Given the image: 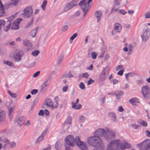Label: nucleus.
<instances>
[{
	"label": "nucleus",
	"instance_id": "obj_62",
	"mask_svg": "<svg viewBox=\"0 0 150 150\" xmlns=\"http://www.w3.org/2000/svg\"><path fill=\"white\" fill-rule=\"evenodd\" d=\"M11 1H12V4L15 6L16 5L18 1V0H11Z\"/></svg>",
	"mask_w": 150,
	"mask_h": 150
},
{
	"label": "nucleus",
	"instance_id": "obj_60",
	"mask_svg": "<svg viewBox=\"0 0 150 150\" xmlns=\"http://www.w3.org/2000/svg\"><path fill=\"white\" fill-rule=\"evenodd\" d=\"M52 74L51 73L48 76L47 78L46 79L45 81L48 82V81L52 79Z\"/></svg>",
	"mask_w": 150,
	"mask_h": 150
},
{
	"label": "nucleus",
	"instance_id": "obj_5",
	"mask_svg": "<svg viewBox=\"0 0 150 150\" xmlns=\"http://www.w3.org/2000/svg\"><path fill=\"white\" fill-rule=\"evenodd\" d=\"M23 54V52L21 50H16L13 54V58L15 61L19 62L21 60Z\"/></svg>",
	"mask_w": 150,
	"mask_h": 150
},
{
	"label": "nucleus",
	"instance_id": "obj_20",
	"mask_svg": "<svg viewBox=\"0 0 150 150\" xmlns=\"http://www.w3.org/2000/svg\"><path fill=\"white\" fill-rule=\"evenodd\" d=\"M11 28L12 29H17L18 28V24L15 21L12 23L11 25Z\"/></svg>",
	"mask_w": 150,
	"mask_h": 150
},
{
	"label": "nucleus",
	"instance_id": "obj_33",
	"mask_svg": "<svg viewBox=\"0 0 150 150\" xmlns=\"http://www.w3.org/2000/svg\"><path fill=\"white\" fill-rule=\"evenodd\" d=\"M3 27L4 30L6 31H7L11 28V24L10 23H9L6 26H5L4 25Z\"/></svg>",
	"mask_w": 150,
	"mask_h": 150
},
{
	"label": "nucleus",
	"instance_id": "obj_61",
	"mask_svg": "<svg viewBox=\"0 0 150 150\" xmlns=\"http://www.w3.org/2000/svg\"><path fill=\"white\" fill-rule=\"evenodd\" d=\"M44 113L47 115H49V112L47 109H45L44 111Z\"/></svg>",
	"mask_w": 150,
	"mask_h": 150
},
{
	"label": "nucleus",
	"instance_id": "obj_2",
	"mask_svg": "<svg viewBox=\"0 0 150 150\" xmlns=\"http://www.w3.org/2000/svg\"><path fill=\"white\" fill-rule=\"evenodd\" d=\"M87 3L86 0H81L79 4V5L83 11V17L86 15L91 7L89 4H87Z\"/></svg>",
	"mask_w": 150,
	"mask_h": 150
},
{
	"label": "nucleus",
	"instance_id": "obj_50",
	"mask_svg": "<svg viewBox=\"0 0 150 150\" xmlns=\"http://www.w3.org/2000/svg\"><path fill=\"white\" fill-rule=\"evenodd\" d=\"M38 92V90L37 89H33L31 91V94L32 95H35Z\"/></svg>",
	"mask_w": 150,
	"mask_h": 150
},
{
	"label": "nucleus",
	"instance_id": "obj_45",
	"mask_svg": "<svg viewBox=\"0 0 150 150\" xmlns=\"http://www.w3.org/2000/svg\"><path fill=\"white\" fill-rule=\"evenodd\" d=\"M79 1V0H73L71 2V3L72 4L73 6H74L77 5Z\"/></svg>",
	"mask_w": 150,
	"mask_h": 150
},
{
	"label": "nucleus",
	"instance_id": "obj_4",
	"mask_svg": "<svg viewBox=\"0 0 150 150\" xmlns=\"http://www.w3.org/2000/svg\"><path fill=\"white\" fill-rule=\"evenodd\" d=\"M142 92L145 98L146 99L150 98V89L148 86H143L142 88Z\"/></svg>",
	"mask_w": 150,
	"mask_h": 150
},
{
	"label": "nucleus",
	"instance_id": "obj_41",
	"mask_svg": "<svg viewBox=\"0 0 150 150\" xmlns=\"http://www.w3.org/2000/svg\"><path fill=\"white\" fill-rule=\"evenodd\" d=\"M123 144L125 148H130L131 147L130 144L127 142H125Z\"/></svg>",
	"mask_w": 150,
	"mask_h": 150
},
{
	"label": "nucleus",
	"instance_id": "obj_32",
	"mask_svg": "<svg viewBox=\"0 0 150 150\" xmlns=\"http://www.w3.org/2000/svg\"><path fill=\"white\" fill-rule=\"evenodd\" d=\"M115 6H113L112 8L111 9L110 12L109 13V15L113 13H114L117 12V11H119V9L118 8H115Z\"/></svg>",
	"mask_w": 150,
	"mask_h": 150
},
{
	"label": "nucleus",
	"instance_id": "obj_48",
	"mask_svg": "<svg viewBox=\"0 0 150 150\" xmlns=\"http://www.w3.org/2000/svg\"><path fill=\"white\" fill-rule=\"evenodd\" d=\"M84 117L83 116H81L80 117L79 119V122H84Z\"/></svg>",
	"mask_w": 150,
	"mask_h": 150
},
{
	"label": "nucleus",
	"instance_id": "obj_11",
	"mask_svg": "<svg viewBox=\"0 0 150 150\" xmlns=\"http://www.w3.org/2000/svg\"><path fill=\"white\" fill-rule=\"evenodd\" d=\"M142 38H149L150 37V32L148 29H145L143 30L142 34L141 35Z\"/></svg>",
	"mask_w": 150,
	"mask_h": 150
},
{
	"label": "nucleus",
	"instance_id": "obj_9",
	"mask_svg": "<svg viewBox=\"0 0 150 150\" xmlns=\"http://www.w3.org/2000/svg\"><path fill=\"white\" fill-rule=\"evenodd\" d=\"M122 30L120 24L118 23H115L114 25V29L112 31V34L114 35L117 32H120Z\"/></svg>",
	"mask_w": 150,
	"mask_h": 150
},
{
	"label": "nucleus",
	"instance_id": "obj_64",
	"mask_svg": "<svg viewBox=\"0 0 150 150\" xmlns=\"http://www.w3.org/2000/svg\"><path fill=\"white\" fill-rule=\"evenodd\" d=\"M68 86L67 85L64 86L62 89L63 91L64 92L66 91L68 89Z\"/></svg>",
	"mask_w": 150,
	"mask_h": 150
},
{
	"label": "nucleus",
	"instance_id": "obj_17",
	"mask_svg": "<svg viewBox=\"0 0 150 150\" xmlns=\"http://www.w3.org/2000/svg\"><path fill=\"white\" fill-rule=\"evenodd\" d=\"M48 85L49 83L45 81L42 86L41 90V92H43L45 91L47 89V87H48Z\"/></svg>",
	"mask_w": 150,
	"mask_h": 150
},
{
	"label": "nucleus",
	"instance_id": "obj_55",
	"mask_svg": "<svg viewBox=\"0 0 150 150\" xmlns=\"http://www.w3.org/2000/svg\"><path fill=\"white\" fill-rule=\"evenodd\" d=\"M89 76V74L88 73H85L82 75V77L86 79L88 78Z\"/></svg>",
	"mask_w": 150,
	"mask_h": 150
},
{
	"label": "nucleus",
	"instance_id": "obj_38",
	"mask_svg": "<svg viewBox=\"0 0 150 150\" xmlns=\"http://www.w3.org/2000/svg\"><path fill=\"white\" fill-rule=\"evenodd\" d=\"M40 53V51L38 50H35L32 52L31 54L34 56L36 57Z\"/></svg>",
	"mask_w": 150,
	"mask_h": 150
},
{
	"label": "nucleus",
	"instance_id": "obj_54",
	"mask_svg": "<svg viewBox=\"0 0 150 150\" xmlns=\"http://www.w3.org/2000/svg\"><path fill=\"white\" fill-rule=\"evenodd\" d=\"M129 50L130 51V53H129V52H128V53L129 54H131V53H132V51L133 47H132V45H131L130 44L129 45Z\"/></svg>",
	"mask_w": 150,
	"mask_h": 150
},
{
	"label": "nucleus",
	"instance_id": "obj_1",
	"mask_svg": "<svg viewBox=\"0 0 150 150\" xmlns=\"http://www.w3.org/2000/svg\"><path fill=\"white\" fill-rule=\"evenodd\" d=\"M88 143L92 146L98 147L102 144V141L99 137L94 135V137H89L87 139Z\"/></svg>",
	"mask_w": 150,
	"mask_h": 150
},
{
	"label": "nucleus",
	"instance_id": "obj_19",
	"mask_svg": "<svg viewBox=\"0 0 150 150\" xmlns=\"http://www.w3.org/2000/svg\"><path fill=\"white\" fill-rule=\"evenodd\" d=\"M55 147L57 150H62V144L61 142H57L55 144Z\"/></svg>",
	"mask_w": 150,
	"mask_h": 150
},
{
	"label": "nucleus",
	"instance_id": "obj_10",
	"mask_svg": "<svg viewBox=\"0 0 150 150\" xmlns=\"http://www.w3.org/2000/svg\"><path fill=\"white\" fill-rule=\"evenodd\" d=\"M6 114L4 111H0V123L1 122L4 123L6 122V120L5 119Z\"/></svg>",
	"mask_w": 150,
	"mask_h": 150
},
{
	"label": "nucleus",
	"instance_id": "obj_26",
	"mask_svg": "<svg viewBox=\"0 0 150 150\" xmlns=\"http://www.w3.org/2000/svg\"><path fill=\"white\" fill-rule=\"evenodd\" d=\"M74 6H73L71 2L70 3L67 4L66 5L65 8H64V10L65 11H67L72 8Z\"/></svg>",
	"mask_w": 150,
	"mask_h": 150
},
{
	"label": "nucleus",
	"instance_id": "obj_52",
	"mask_svg": "<svg viewBox=\"0 0 150 150\" xmlns=\"http://www.w3.org/2000/svg\"><path fill=\"white\" fill-rule=\"evenodd\" d=\"M3 142L6 143L7 144H8L9 143V140L7 138H4L2 140Z\"/></svg>",
	"mask_w": 150,
	"mask_h": 150
},
{
	"label": "nucleus",
	"instance_id": "obj_25",
	"mask_svg": "<svg viewBox=\"0 0 150 150\" xmlns=\"http://www.w3.org/2000/svg\"><path fill=\"white\" fill-rule=\"evenodd\" d=\"M108 116L111 118L113 121H115L116 119V117L115 114L113 112H110L109 113Z\"/></svg>",
	"mask_w": 150,
	"mask_h": 150
},
{
	"label": "nucleus",
	"instance_id": "obj_12",
	"mask_svg": "<svg viewBox=\"0 0 150 150\" xmlns=\"http://www.w3.org/2000/svg\"><path fill=\"white\" fill-rule=\"evenodd\" d=\"M17 122L19 126H21L25 123V119L23 116L19 117L17 120Z\"/></svg>",
	"mask_w": 150,
	"mask_h": 150
},
{
	"label": "nucleus",
	"instance_id": "obj_46",
	"mask_svg": "<svg viewBox=\"0 0 150 150\" xmlns=\"http://www.w3.org/2000/svg\"><path fill=\"white\" fill-rule=\"evenodd\" d=\"M145 18H150V13L147 12L145 13L144 14Z\"/></svg>",
	"mask_w": 150,
	"mask_h": 150
},
{
	"label": "nucleus",
	"instance_id": "obj_57",
	"mask_svg": "<svg viewBox=\"0 0 150 150\" xmlns=\"http://www.w3.org/2000/svg\"><path fill=\"white\" fill-rule=\"evenodd\" d=\"M4 63L10 66H11L13 65L12 63L11 62H9L8 61H4Z\"/></svg>",
	"mask_w": 150,
	"mask_h": 150
},
{
	"label": "nucleus",
	"instance_id": "obj_23",
	"mask_svg": "<svg viewBox=\"0 0 150 150\" xmlns=\"http://www.w3.org/2000/svg\"><path fill=\"white\" fill-rule=\"evenodd\" d=\"M72 108H74L76 109H79L81 108V105L80 104L76 105L75 103L72 102Z\"/></svg>",
	"mask_w": 150,
	"mask_h": 150
},
{
	"label": "nucleus",
	"instance_id": "obj_8",
	"mask_svg": "<svg viewBox=\"0 0 150 150\" xmlns=\"http://www.w3.org/2000/svg\"><path fill=\"white\" fill-rule=\"evenodd\" d=\"M94 135L97 137H107V134L106 131L104 129L99 128L97 129L94 133Z\"/></svg>",
	"mask_w": 150,
	"mask_h": 150
},
{
	"label": "nucleus",
	"instance_id": "obj_21",
	"mask_svg": "<svg viewBox=\"0 0 150 150\" xmlns=\"http://www.w3.org/2000/svg\"><path fill=\"white\" fill-rule=\"evenodd\" d=\"M38 30V29L37 28H36L32 30L30 33V36L33 38L35 37V36L36 32Z\"/></svg>",
	"mask_w": 150,
	"mask_h": 150
},
{
	"label": "nucleus",
	"instance_id": "obj_44",
	"mask_svg": "<svg viewBox=\"0 0 150 150\" xmlns=\"http://www.w3.org/2000/svg\"><path fill=\"white\" fill-rule=\"evenodd\" d=\"M132 126L135 129H139L140 126L139 125H137L135 124H134L132 125Z\"/></svg>",
	"mask_w": 150,
	"mask_h": 150
},
{
	"label": "nucleus",
	"instance_id": "obj_43",
	"mask_svg": "<svg viewBox=\"0 0 150 150\" xmlns=\"http://www.w3.org/2000/svg\"><path fill=\"white\" fill-rule=\"evenodd\" d=\"M118 12L121 14L125 15L127 13V12L124 9H119Z\"/></svg>",
	"mask_w": 150,
	"mask_h": 150
},
{
	"label": "nucleus",
	"instance_id": "obj_53",
	"mask_svg": "<svg viewBox=\"0 0 150 150\" xmlns=\"http://www.w3.org/2000/svg\"><path fill=\"white\" fill-rule=\"evenodd\" d=\"M90 80L88 81L87 85H90L91 83H93L94 82V81L93 80L91 79V78H89Z\"/></svg>",
	"mask_w": 150,
	"mask_h": 150
},
{
	"label": "nucleus",
	"instance_id": "obj_15",
	"mask_svg": "<svg viewBox=\"0 0 150 150\" xmlns=\"http://www.w3.org/2000/svg\"><path fill=\"white\" fill-rule=\"evenodd\" d=\"M106 132H107V137H105L106 139V140H108V138H109V137L108 136V135H109L111 137H115L114 136L115 135V134L114 132L112 131L111 130H110L108 129H106Z\"/></svg>",
	"mask_w": 150,
	"mask_h": 150
},
{
	"label": "nucleus",
	"instance_id": "obj_27",
	"mask_svg": "<svg viewBox=\"0 0 150 150\" xmlns=\"http://www.w3.org/2000/svg\"><path fill=\"white\" fill-rule=\"evenodd\" d=\"M123 92H122L119 91L115 93V95L116 96L117 99H119L123 95Z\"/></svg>",
	"mask_w": 150,
	"mask_h": 150
},
{
	"label": "nucleus",
	"instance_id": "obj_35",
	"mask_svg": "<svg viewBox=\"0 0 150 150\" xmlns=\"http://www.w3.org/2000/svg\"><path fill=\"white\" fill-rule=\"evenodd\" d=\"M5 23V22L4 20H0V30L4 26Z\"/></svg>",
	"mask_w": 150,
	"mask_h": 150
},
{
	"label": "nucleus",
	"instance_id": "obj_56",
	"mask_svg": "<svg viewBox=\"0 0 150 150\" xmlns=\"http://www.w3.org/2000/svg\"><path fill=\"white\" fill-rule=\"evenodd\" d=\"M68 28V27L67 25H64V26H63V27H62V30L64 32Z\"/></svg>",
	"mask_w": 150,
	"mask_h": 150
},
{
	"label": "nucleus",
	"instance_id": "obj_14",
	"mask_svg": "<svg viewBox=\"0 0 150 150\" xmlns=\"http://www.w3.org/2000/svg\"><path fill=\"white\" fill-rule=\"evenodd\" d=\"M71 119L70 117H68L67 121L65 122L64 127L67 129L70 126Z\"/></svg>",
	"mask_w": 150,
	"mask_h": 150
},
{
	"label": "nucleus",
	"instance_id": "obj_51",
	"mask_svg": "<svg viewBox=\"0 0 150 150\" xmlns=\"http://www.w3.org/2000/svg\"><path fill=\"white\" fill-rule=\"evenodd\" d=\"M97 54L95 52H92L91 54L92 57L94 59H95L96 58Z\"/></svg>",
	"mask_w": 150,
	"mask_h": 150
},
{
	"label": "nucleus",
	"instance_id": "obj_39",
	"mask_svg": "<svg viewBox=\"0 0 150 150\" xmlns=\"http://www.w3.org/2000/svg\"><path fill=\"white\" fill-rule=\"evenodd\" d=\"M43 137L42 136H40L36 140L35 143H38L41 141H42L43 140Z\"/></svg>",
	"mask_w": 150,
	"mask_h": 150
},
{
	"label": "nucleus",
	"instance_id": "obj_40",
	"mask_svg": "<svg viewBox=\"0 0 150 150\" xmlns=\"http://www.w3.org/2000/svg\"><path fill=\"white\" fill-rule=\"evenodd\" d=\"M9 144V146L11 148H13L16 146V144L15 142H9V143L8 144Z\"/></svg>",
	"mask_w": 150,
	"mask_h": 150
},
{
	"label": "nucleus",
	"instance_id": "obj_31",
	"mask_svg": "<svg viewBox=\"0 0 150 150\" xmlns=\"http://www.w3.org/2000/svg\"><path fill=\"white\" fill-rule=\"evenodd\" d=\"M145 144V150H150V141L149 140L147 141V143Z\"/></svg>",
	"mask_w": 150,
	"mask_h": 150
},
{
	"label": "nucleus",
	"instance_id": "obj_24",
	"mask_svg": "<svg viewBox=\"0 0 150 150\" xmlns=\"http://www.w3.org/2000/svg\"><path fill=\"white\" fill-rule=\"evenodd\" d=\"M137 122L138 124L144 127H146L147 125V122H144L142 120L140 119L138 120H137Z\"/></svg>",
	"mask_w": 150,
	"mask_h": 150
},
{
	"label": "nucleus",
	"instance_id": "obj_49",
	"mask_svg": "<svg viewBox=\"0 0 150 150\" xmlns=\"http://www.w3.org/2000/svg\"><path fill=\"white\" fill-rule=\"evenodd\" d=\"M107 78V77L105 75H102L101 74H100V78L101 79V80L102 81L105 80Z\"/></svg>",
	"mask_w": 150,
	"mask_h": 150
},
{
	"label": "nucleus",
	"instance_id": "obj_3",
	"mask_svg": "<svg viewBox=\"0 0 150 150\" xmlns=\"http://www.w3.org/2000/svg\"><path fill=\"white\" fill-rule=\"evenodd\" d=\"M33 13V10L31 6L25 8L23 11V13L21 15L25 18H28L31 17Z\"/></svg>",
	"mask_w": 150,
	"mask_h": 150
},
{
	"label": "nucleus",
	"instance_id": "obj_6",
	"mask_svg": "<svg viewBox=\"0 0 150 150\" xmlns=\"http://www.w3.org/2000/svg\"><path fill=\"white\" fill-rule=\"evenodd\" d=\"M76 144L82 150H87L85 143L80 141L79 137H76Z\"/></svg>",
	"mask_w": 150,
	"mask_h": 150
},
{
	"label": "nucleus",
	"instance_id": "obj_28",
	"mask_svg": "<svg viewBox=\"0 0 150 150\" xmlns=\"http://www.w3.org/2000/svg\"><path fill=\"white\" fill-rule=\"evenodd\" d=\"M47 1L46 0H44L43 1L42 4L41 6V7L43 11H45V7L47 5Z\"/></svg>",
	"mask_w": 150,
	"mask_h": 150
},
{
	"label": "nucleus",
	"instance_id": "obj_7",
	"mask_svg": "<svg viewBox=\"0 0 150 150\" xmlns=\"http://www.w3.org/2000/svg\"><path fill=\"white\" fill-rule=\"evenodd\" d=\"M66 144L70 146H74L75 143H76V138L74 139L73 137L71 135L67 136L65 139Z\"/></svg>",
	"mask_w": 150,
	"mask_h": 150
},
{
	"label": "nucleus",
	"instance_id": "obj_58",
	"mask_svg": "<svg viewBox=\"0 0 150 150\" xmlns=\"http://www.w3.org/2000/svg\"><path fill=\"white\" fill-rule=\"evenodd\" d=\"M23 19L21 18H18L16 20L14 21L18 24L20 23V22L22 21Z\"/></svg>",
	"mask_w": 150,
	"mask_h": 150
},
{
	"label": "nucleus",
	"instance_id": "obj_13",
	"mask_svg": "<svg viewBox=\"0 0 150 150\" xmlns=\"http://www.w3.org/2000/svg\"><path fill=\"white\" fill-rule=\"evenodd\" d=\"M45 102L46 103L45 105L44 104L43 106V108H45L46 106H52L53 105V103L51 100L49 98H47L45 99Z\"/></svg>",
	"mask_w": 150,
	"mask_h": 150
},
{
	"label": "nucleus",
	"instance_id": "obj_63",
	"mask_svg": "<svg viewBox=\"0 0 150 150\" xmlns=\"http://www.w3.org/2000/svg\"><path fill=\"white\" fill-rule=\"evenodd\" d=\"M38 114L40 116H43L44 115L43 110H40L39 111Z\"/></svg>",
	"mask_w": 150,
	"mask_h": 150
},
{
	"label": "nucleus",
	"instance_id": "obj_29",
	"mask_svg": "<svg viewBox=\"0 0 150 150\" xmlns=\"http://www.w3.org/2000/svg\"><path fill=\"white\" fill-rule=\"evenodd\" d=\"M110 71V69L108 67H105L103 69L102 72L101 73V74L102 75H105V72L106 71L107 72H108L109 71Z\"/></svg>",
	"mask_w": 150,
	"mask_h": 150
},
{
	"label": "nucleus",
	"instance_id": "obj_37",
	"mask_svg": "<svg viewBox=\"0 0 150 150\" xmlns=\"http://www.w3.org/2000/svg\"><path fill=\"white\" fill-rule=\"evenodd\" d=\"M73 75L71 73H69L67 75H63L62 77V79H63L64 78H70L72 77Z\"/></svg>",
	"mask_w": 150,
	"mask_h": 150
},
{
	"label": "nucleus",
	"instance_id": "obj_30",
	"mask_svg": "<svg viewBox=\"0 0 150 150\" xmlns=\"http://www.w3.org/2000/svg\"><path fill=\"white\" fill-rule=\"evenodd\" d=\"M137 98H133L129 100V102L130 103L133 105H134V103L135 102H137Z\"/></svg>",
	"mask_w": 150,
	"mask_h": 150
},
{
	"label": "nucleus",
	"instance_id": "obj_36",
	"mask_svg": "<svg viewBox=\"0 0 150 150\" xmlns=\"http://www.w3.org/2000/svg\"><path fill=\"white\" fill-rule=\"evenodd\" d=\"M23 43L24 45L26 46L29 45L30 43L29 40L27 39L24 40L23 41Z\"/></svg>",
	"mask_w": 150,
	"mask_h": 150
},
{
	"label": "nucleus",
	"instance_id": "obj_42",
	"mask_svg": "<svg viewBox=\"0 0 150 150\" xmlns=\"http://www.w3.org/2000/svg\"><path fill=\"white\" fill-rule=\"evenodd\" d=\"M147 143V141H144L139 144H138L137 145V146H144V147L145 148L146 146V143Z\"/></svg>",
	"mask_w": 150,
	"mask_h": 150
},
{
	"label": "nucleus",
	"instance_id": "obj_18",
	"mask_svg": "<svg viewBox=\"0 0 150 150\" xmlns=\"http://www.w3.org/2000/svg\"><path fill=\"white\" fill-rule=\"evenodd\" d=\"M0 16H3L5 14V11L4 10L5 7H4L3 5L1 3V0H0Z\"/></svg>",
	"mask_w": 150,
	"mask_h": 150
},
{
	"label": "nucleus",
	"instance_id": "obj_34",
	"mask_svg": "<svg viewBox=\"0 0 150 150\" xmlns=\"http://www.w3.org/2000/svg\"><path fill=\"white\" fill-rule=\"evenodd\" d=\"M33 21V18H32L31 20L25 25V28H27L29 27L32 23Z\"/></svg>",
	"mask_w": 150,
	"mask_h": 150
},
{
	"label": "nucleus",
	"instance_id": "obj_59",
	"mask_svg": "<svg viewBox=\"0 0 150 150\" xmlns=\"http://www.w3.org/2000/svg\"><path fill=\"white\" fill-rule=\"evenodd\" d=\"M124 71V70L123 69H121L117 73V74L120 75H122L123 74V71Z\"/></svg>",
	"mask_w": 150,
	"mask_h": 150
},
{
	"label": "nucleus",
	"instance_id": "obj_16",
	"mask_svg": "<svg viewBox=\"0 0 150 150\" xmlns=\"http://www.w3.org/2000/svg\"><path fill=\"white\" fill-rule=\"evenodd\" d=\"M102 15V12L100 11H96L95 13V16L97 19V22H99Z\"/></svg>",
	"mask_w": 150,
	"mask_h": 150
},
{
	"label": "nucleus",
	"instance_id": "obj_47",
	"mask_svg": "<svg viewBox=\"0 0 150 150\" xmlns=\"http://www.w3.org/2000/svg\"><path fill=\"white\" fill-rule=\"evenodd\" d=\"M80 88L82 89H84L85 88V86L83 82H81L80 84L79 85Z\"/></svg>",
	"mask_w": 150,
	"mask_h": 150
},
{
	"label": "nucleus",
	"instance_id": "obj_22",
	"mask_svg": "<svg viewBox=\"0 0 150 150\" xmlns=\"http://www.w3.org/2000/svg\"><path fill=\"white\" fill-rule=\"evenodd\" d=\"M15 109V107H11L9 110V116L10 119L12 118V115L14 112V110Z\"/></svg>",
	"mask_w": 150,
	"mask_h": 150
}]
</instances>
